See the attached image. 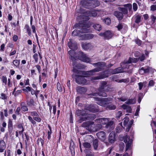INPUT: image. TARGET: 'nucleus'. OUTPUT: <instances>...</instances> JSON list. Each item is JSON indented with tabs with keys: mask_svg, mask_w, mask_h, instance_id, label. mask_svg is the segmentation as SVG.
<instances>
[{
	"mask_svg": "<svg viewBox=\"0 0 156 156\" xmlns=\"http://www.w3.org/2000/svg\"><path fill=\"white\" fill-rule=\"evenodd\" d=\"M72 52H73V53L74 52L72 51H69V58L72 62V65L73 66V71L78 75H83L88 76L92 75L94 74V73L95 72L101 71L103 69V67L105 66V64L104 62H98L92 64L94 66L97 67L94 69L87 71L78 70V69L84 68V66L81 64L78 63L77 62L76 58L74 57L75 55L71 54H72Z\"/></svg>",
	"mask_w": 156,
	"mask_h": 156,
	"instance_id": "f257e3e1",
	"label": "nucleus"
},
{
	"mask_svg": "<svg viewBox=\"0 0 156 156\" xmlns=\"http://www.w3.org/2000/svg\"><path fill=\"white\" fill-rule=\"evenodd\" d=\"M110 89L109 85H107V82L103 81L101 83V86L99 88L97 94L100 96L106 97L107 94L105 91H108Z\"/></svg>",
	"mask_w": 156,
	"mask_h": 156,
	"instance_id": "f03ea898",
	"label": "nucleus"
},
{
	"mask_svg": "<svg viewBox=\"0 0 156 156\" xmlns=\"http://www.w3.org/2000/svg\"><path fill=\"white\" fill-rule=\"evenodd\" d=\"M75 28L81 30V32L86 33L89 32L90 26L84 21H80L78 24H76L74 26Z\"/></svg>",
	"mask_w": 156,
	"mask_h": 156,
	"instance_id": "7ed1b4c3",
	"label": "nucleus"
},
{
	"mask_svg": "<svg viewBox=\"0 0 156 156\" xmlns=\"http://www.w3.org/2000/svg\"><path fill=\"white\" fill-rule=\"evenodd\" d=\"M70 51H72L74 52L73 53V52H72V54H71L75 55V56H74V57H75L79 59L83 62H89L90 61V58L82 52L80 51H79L76 54L75 53L74 51L73 50H71Z\"/></svg>",
	"mask_w": 156,
	"mask_h": 156,
	"instance_id": "20e7f679",
	"label": "nucleus"
},
{
	"mask_svg": "<svg viewBox=\"0 0 156 156\" xmlns=\"http://www.w3.org/2000/svg\"><path fill=\"white\" fill-rule=\"evenodd\" d=\"M132 62V61L131 58H129L128 61L122 62L121 63V66L123 70V69H129L127 71L125 70L126 72L129 73H131L133 72L132 66V65H129L128 64Z\"/></svg>",
	"mask_w": 156,
	"mask_h": 156,
	"instance_id": "39448f33",
	"label": "nucleus"
},
{
	"mask_svg": "<svg viewBox=\"0 0 156 156\" xmlns=\"http://www.w3.org/2000/svg\"><path fill=\"white\" fill-rule=\"evenodd\" d=\"M97 104L103 107H107L108 102L112 100L111 98H97Z\"/></svg>",
	"mask_w": 156,
	"mask_h": 156,
	"instance_id": "423d86ee",
	"label": "nucleus"
},
{
	"mask_svg": "<svg viewBox=\"0 0 156 156\" xmlns=\"http://www.w3.org/2000/svg\"><path fill=\"white\" fill-rule=\"evenodd\" d=\"M87 116L85 117H82L78 120V122L79 123H81L82 122L85 121L87 120H93L94 119L96 116L94 114H90L87 115Z\"/></svg>",
	"mask_w": 156,
	"mask_h": 156,
	"instance_id": "0eeeda50",
	"label": "nucleus"
},
{
	"mask_svg": "<svg viewBox=\"0 0 156 156\" xmlns=\"http://www.w3.org/2000/svg\"><path fill=\"white\" fill-rule=\"evenodd\" d=\"M99 35L103 37L105 39H109L113 37V33L110 30H107L104 33H100Z\"/></svg>",
	"mask_w": 156,
	"mask_h": 156,
	"instance_id": "6e6552de",
	"label": "nucleus"
},
{
	"mask_svg": "<svg viewBox=\"0 0 156 156\" xmlns=\"http://www.w3.org/2000/svg\"><path fill=\"white\" fill-rule=\"evenodd\" d=\"M96 135L99 139L101 141L104 142L107 145L108 144V142L105 141L106 139V136L105 133L104 132L101 131L98 132L96 133Z\"/></svg>",
	"mask_w": 156,
	"mask_h": 156,
	"instance_id": "1a4fd4ad",
	"label": "nucleus"
},
{
	"mask_svg": "<svg viewBox=\"0 0 156 156\" xmlns=\"http://www.w3.org/2000/svg\"><path fill=\"white\" fill-rule=\"evenodd\" d=\"M80 75H79L77 77L75 78L76 82L79 84H85L87 82L84 76Z\"/></svg>",
	"mask_w": 156,
	"mask_h": 156,
	"instance_id": "9d476101",
	"label": "nucleus"
},
{
	"mask_svg": "<svg viewBox=\"0 0 156 156\" xmlns=\"http://www.w3.org/2000/svg\"><path fill=\"white\" fill-rule=\"evenodd\" d=\"M87 109L90 111L96 112L99 111L98 106L97 105L91 104L88 106L87 107Z\"/></svg>",
	"mask_w": 156,
	"mask_h": 156,
	"instance_id": "9b49d317",
	"label": "nucleus"
},
{
	"mask_svg": "<svg viewBox=\"0 0 156 156\" xmlns=\"http://www.w3.org/2000/svg\"><path fill=\"white\" fill-rule=\"evenodd\" d=\"M87 139H92L93 141V146L94 149L95 150H97L98 146V140L97 139H94L93 137L91 135H87L86 136Z\"/></svg>",
	"mask_w": 156,
	"mask_h": 156,
	"instance_id": "f8f14e48",
	"label": "nucleus"
},
{
	"mask_svg": "<svg viewBox=\"0 0 156 156\" xmlns=\"http://www.w3.org/2000/svg\"><path fill=\"white\" fill-rule=\"evenodd\" d=\"M94 37V35L93 34H83L80 35L79 36L80 40H90L92 39Z\"/></svg>",
	"mask_w": 156,
	"mask_h": 156,
	"instance_id": "ddd939ff",
	"label": "nucleus"
},
{
	"mask_svg": "<svg viewBox=\"0 0 156 156\" xmlns=\"http://www.w3.org/2000/svg\"><path fill=\"white\" fill-rule=\"evenodd\" d=\"M69 47L72 50L74 51L77 49V47L76 43L72 39H70L68 43Z\"/></svg>",
	"mask_w": 156,
	"mask_h": 156,
	"instance_id": "4468645a",
	"label": "nucleus"
},
{
	"mask_svg": "<svg viewBox=\"0 0 156 156\" xmlns=\"http://www.w3.org/2000/svg\"><path fill=\"white\" fill-rule=\"evenodd\" d=\"M102 127V126L101 124H95L93 126L92 125V126H91V128H90L89 130L94 132L97 131L101 129Z\"/></svg>",
	"mask_w": 156,
	"mask_h": 156,
	"instance_id": "2eb2a0df",
	"label": "nucleus"
},
{
	"mask_svg": "<svg viewBox=\"0 0 156 156\" xmlns=\"http://www.w3.org/2000/svg\"><path fill=\"white\" fill-rule=\"evenodd\" d=\"M108 140L109 143L111 144L114 143L116 140L115 135L114 132H112L109 134Z\"/></svg>",
	"mask_w": 156,
	"mask_h": 156,
	"instance_id": "dca6fc26",
	"label": "nucleus"
},
{
	"mask_svg": "<svg viewBox=\"0 0 156 156\" xmlns=\"http://www.w3.org/2000/svg\"><path fill=\"white\" fill-rule=\"evenodd\" d=\"M110 70V72L112 74H116L126 72V71H124L122 70L121 67H118L114 70L111 69Z\"/></svg>",
	"mask_w": 156,
	"mask_h": 156,
	"instance_id": "f3484780",
	"label": "nucleus"
},
{
	"mask_svg": "<svg viewBox=\"0 0 156 156\" xmlns=\"http://www.w3.org/2000/svg\"><path fill=\"white\" fill-rule=\"evenodd\" d=\"M114 15L116 16L119 20H121L123 17L122 13L118 11H115L114 12Z\"/></svg>",
	"mask_w": 156,
	"mask_h": 156,
	"instance_id": "a211bd4d",
	"label": "nucleus"
},
{
	"mask_svg": "<svg viewBox=\"0 0 156 156\" xmlns=\"http://www.w3.org/2000/svg\"><path fill=\"white\" fill-rule=\"evenodd\" d=\"M87 110L86 109L78 110L76 111V114L78 116H86L87 115Z\"/></svg>",
	"mask_w": 156,
	"mask_h": 156,
	"instance_id": "6ab92c4d",
	"label": "nucleus"
},
{
	"mask_svg": "<svg viewBox=\"0 0 156 156\" xmlns=\"http://www.w3.org/2000/svg\"><path fill=\"white\" fill-rule=\"evenodd\" d=\"M76 90L78 93L82 94L86 93L87 91V89L84 87H76Z\"/></svg>",
	"mask_w": 156,
	"mask_h": 156,
	"instance_id": "aec40b11",
	"label": "nucleus"
},
{
	"mask_svg": "<svg viewBox=\"0 0 156 156\" xmlns=\"http://www.w3.org/2000/svg\"><path fill=\"white\" fill-rule=\"evenodd\" d=\"M108 76V75L106 74L105 72H103L99 76L92 77V79L93 80H99L105 78Z\"/></svg>",
	"mask_w": 156,
	"mask_h": 156,
	"instance_id": "412c9836",
	"label": "nucleus"
},
{
	"mask_svg": "<svg viewBox=\"0 0 156 156\" xmlns=\"http://www.w3.org/2000/svg\"><path fill=\"white\" fill-rule=\"evenodd\" d=\"M81 3L83 6L86 8H88L90 6H91L90 1L83 0L81 1Z\"/></svg>",
	"mask_w": 156,
	"mask_h": 156,
	"instance_id": "4be33fe9",
	"label": "nucleus"
},
{
	"mask_svg": "<svg viewBox=\"0 0 156 156\" xmlns=\"http://www.w3.org/2000/svg\"><path fill=\"white\" fill-rule=\"evenodd\" d=\"M151 69V68L149 67H148L146 69H145L144 67H142L139 70V72L140 73L143 74L144 73H148Z\"/></svg>",
	"mask_w": 156,
	"mask_h": 156,
	"instance_id": "5701e85b",
	"label": "nucleus"
},
{
	"mask_svg": "<svg viewBox=\"0 0 156 156\" xmlns=\"http://www.w3.org/2000/svg\"><path fill=\"white\" fill-rule=\"evenodd\" d=\"M91 6L95 7L98 6L100 4L98 0H92L90 1Z\"/></svg>",
	"mask_w": 156,
	"mask_h": 156,
	"instance_id": "b1692460",
	"label": "nucleus"
},
{
	"mask_svg": "<svg viewBox=\"0 0 156 156\" xmlns=\"http://www.w3.org/2000/svg\"><path fill=\"white\" fill-rule=\"evenodd\" d=\"M122 107L124 109L126 110V111L127 112H131L132 108L130 106L125 104H123L122 105Z\"/></svg>",
	"mask_w": 156,
	"mask_h": 156,
	"instance_id": "393cba45",
	"label": "nucleus"
},
{
	"mask_svg": "<svg viewBox=\"0 0 156 156\" xmlns=\"http://www.w3.org/2000/svg\"><path fill=\"white\" fill-rule=\"evenodd\" d=\"M118 9L119 11L122 12H121L123 14H127L128 13V9L126 8L119 7Z\"/></svg>",
	"mask_w": 156,
	"mask_h": 156,
	"instance_id": "a878e982",
	"label": "nucleus"
},
{
	"mask_svg": "<svg viewBox=\"0 0 156 156\" xmlns=\"http://www.w3.org/2000/svg\"><path fill=\"white\" fill-rule=\"evenodd\" d=\"M107 108H108L109 110H114L116 108V106L113 104L111 102H109L107 106Z\"/></svg>",
	"mask_w": 156,
	"mask_h": 156,
	"instance_id": "bb28decb",
	"label": "nucleus"
},
{
	"mask_svg": "<svg viewBox=\"0 0 156 156\" xmlns=\"http://www.w3.org/2000/svg\"><path fill=\"white\" fill-rule=\"evenodd\" d=\"M93 27L95 29L98 31H100L102 29L101 26L99 24H95Z\"/></svg>",
	"mask_w": 156,
	"mask_h": 156,
	"instance_id": "cd10ccee",
	"label": "nucleus"
},
{
	"mask_svg": "<svg viewBox=\"0 0 156 156\" xmlns=\"http://www.w3.org/2000/svg\"><path fill=\"white\" fill-rule=\"evenodd\" d=\"M21 108L22 111L25 112L28 111V108L27 106L25 105V104L23 102H22L21 103Z\"/></svg>",
	"mask_w": 156,
	"mask_h": 156,
	"instance_id": "c85d7f7f",
	"label": "nucleus"
},
{
	"mask_svg": "<svg viewBox=\"0 0 156 156\" xmlns=\"http://www.w3.org/2000/svg\"><path fill=\"white\" fill-rule=\"evenodd\" d=\"M80 31L77 30H74L72 33V35L73 36H79V37L80 35Z\"/></svg>",
	"mask_w": 156,
	"mask_h": 156,
	"instance_id": "c756f323",
	"label": "nucleus"
},
{
	"mask_svg": "<svg viewBox=\"0 0 156 156\" xmlns=\"http://www.w3.org/2000/svg\"><path fill=\"white\" fill-rule=\"evenodd\" d=\"M6 147L5 144V142H3L0 145V152H2L4 151Z\"/></svg>",
	"mask_w": 156,
	"mask_h": 156,
	"instance_id": "7c9ffc66",
	"label": "nucleus"
},
{
	"mask_svg": "<svg viewBox=\"0 0 156 156\" xmlns=\"http://www.w3.org/2000/svg\"><path fill=\"white\" fill-rule=\"evenodd\" d=\"M90 123L89 122H84L82 124V126L83 127H87L88 128L89 130L90 128H91V126H92L90 124Z\"/></svg>",
	"mask_w": 156,
	"mask_h": 156,
	"instance_id": "2f4dec72",
	"label": "nucleus"
},
{
	"mask_svg": "<svg viewBox=\"0 0 156 156\" xmlns=\"http://www.w3.org/2000/svg\"><path fill=\"white\" fill-rule=\"evenodd\" d=\"M103 22L106 24L109 25L111 23V20L109 18H105L103 20Z\"/></svg>",
	"mask_w": 156,
	"mask_h": 156,
	"instance_id": "473e14b6",
	"label": "nucleus"
},
{
	"mask_svg": "<svg viewBox=\"0 0 156 156\" xmlns=\"http://www.w3.org/2000/svg\"><path fill=\"white\" fill-rule=\"evenodd\" d=\"M83 145L85 148L89 149L91 147L90 143L87 142H85L83 143Z\"/></svg>",
	"mask_w": 156,
	"mask_h": 156,
	"instance_id": "72a5a7b5",
	"label": "nucleus"
},
{
	"mask_svg": "<svg viewBox=\"0 0 156 156\" xmlns=\"http://www.w3.org/2000/svg\"><path fill=\"white\" fill-rule=\"evenodd\" d=\"M141 16L140 15H138L136 16L135 17V22L136 23H139L141 21Z\"/></svg>",
	"mask_w": 156,
	"mask_h": 156,
	"instance_id": "f704fd0d",
	"label": "nucleus"
},
{
	"mask_svg": "<svg viewBox=\"0 0 156 156\" xmlns=\"http://www.w3.org/2000/svg\"><path fill=\"white\" fill-rule=\"evenodd\" d=\"M136 102V100L135 99H129L126 103L128 104H133Z\"/></svg>",
	"mask_w": 156,
	"mask_h": 156,
	"instance_id": "c9c22d12",
	"label": "nucleus"
},
{
	"mask_svg": "<svg viewBox=\"0 0 156 156\" xmlns=\"http://www.w3.org/2000/svg\"><path fill=\"white\" fill-rule=\"evenodd\" d=\"M27 105L29 106H31V105L33 106L34 105V101L33 99H30L29 101H27Z\"/></svg>",
	"mask_w": 156,
	"mask_h": 156,
	"instance_id": "e433bc0d",
	"label": "nucleus"
},
{
	"mask_svg": "<svg viewBox=\"0 0 156 156\" xmlns=\"http://www.w3.org/2000/svg\"><path fill=\"white\" fill-rule=\"evenodd\" d=\"M25 27L27 30L28 35L30 36L31 35V30L29 26L28 25L26 24L25 26Z\"/></svg>",
	"mask_w": 156,
	"mask_h": 156,
	"instance_id": "4c0bfd02",
	"label": "nucleus"
},
{
	"mask_svg": "<svg viewBox=\"0 0 156 156\" xmlns=\"http://www.w3.org/2000/svg\"><path fill=\"white\" fill-rule=\"evenodd\" d=\"M133 141L132 139H130V141L129 142H128L126 143V151L131 146V143Z\"/></svg>",
	"mask_w": 156,
	"mask_h": 156,
	"instance_id": "58836bf2",
	"label": "nucleus"
},
{
	"mask_svg": "<svg viewBox=\"0 0 156 156\" xmlns=\"http://www.w3.org/2000/svg\"><path fill=\"white\" fill-rule=\"evenodd\" d=\"M90 45L89 43L87 44H83L82 45V48L84 49L85 50H87L89 48V46Z\"/></svg>",
	"mask_w": 156,
	"mask_h": 156,
	"instance_id": "ea45409f",
	"label": "nucleus"
},
{
	"mask_svg": "<svg viewBox=\"0 0 156 156\" xmlns=\"http://www.w3.org/2000/svg\"><path fill=\"white\" fill-rule=\"evenodd\" d=\"M123 6L125 8H126L128 9L129 11L131 10L132 9V4L130 3H128L126 4H124Z\"/></svg>",
	"mask_w": 156,
	"mask_h": 156,
	"instance_id": "a19ab883",
	"label": "nucleus"
},
{
	"mask_svg": "<svg viewBox=\"0 0 156 156\" xmlns=\"http://www.w3.org/2000/svg\"><path fill=\"white\" fill-rule=\"evenodd\" d=\"M133 123V122L132 121H131L129 122V123L127 125V127L126 128V131L128 132L129 131Z\"/></svg>",
	"mask_w": 156,
	"mask_h": 156,
	"instance_id": "79ce46f5",
	"label": "nucleus"
},
{
	"mask_svg": "<svg viewBox=\"0 0 156 156\" xmlns=\"http://www.w3.org/2000/svg\"><path fill=\"white\" fill-rule=\"evenodd\" d=\"M108 121V119L107 118H101V124H106Z\"/></svg>",
	"mask_w": 156,
	"mask_h": 156,
	"instance_id": "37998d69",
	"label": "nucleus"
},
{
	"mask_svg": "<svg viewBox=\"0 0 156 156\" xmlns=\"http://www.w3.org/2000/svg\"><path fill=\"white\" fill-rule=\"evenodd\" d=\"M107 124L106 125V127L108 128L111 127L113 124V122L112 121H110L109 122L108 121L107 123Z\"/></svg>",
	"mask_w": 156,
	"mask_h": 156,
	"instance_id": "c03bdc74",
	"label": "nucleus"
},
{
	"mask_svg": "<svg viewBox=\"0 0 156 156\" xmlns=\"http://www.w3.org/2000/svg\"><path fill=\"white\" fill-rule=\"evenodd\" d=\"M129 119L128 117H125L123 119V125L125 126H126L127 125V124L129 121Z\"/></svg>",
	"mask_w": 156,
	"mask_h": 156,
	"instance_id": "a18cd8bd",
	"label": "nucleus"
},
{
	"mask_svg": "<svg viewBox=\"0 0 156 156\" xmlns=\"http://www.w3.org/2000/svg\"><path fill=\"white\" fill-rule=\"evenodd\" d=\"M13 63L15 66L18 67L20 64V61L16 60H14L13 61Z\"/></svg>",
	"mask_w": 156,
	"mask_h": 156,
	"instance_id": "49530a36",
	"label": "nucleus"
},
{
	"mask_svg": "<svg viewBox=\"0 0 156 156\" xmlns=\"http://www.w3.org/2000/svg\"><path fill=\"white\" fill-rule=\"evenodd\" d=\"M145 55L144 54H142L138 58H139V59L141 61H143L145 59Z\"/></svg>",
	"mask_w": 156,
	"mask_h": 156,
	"instance_id": "de8ad7c7",
	"label": "nucleus"
},
{
	"mask_svg": "<svg viewBox=\"0 0 156 156\" xmlns=\"http://www.w3.org/2000/svg\"><path fill=\"white\" fill-rule=\"evenodd\" d=\"M123 27V24L122 23H119L116 26V27L119 30H120Z\"/></svg>",
	"mask_w": 156,
	"mask_h": 156,
	"instance_id": "09e8293b",
	"label": "nucleus"
},
{
	"mask_svg": "<svg viewBox=\"0 0 156 156\" xmlns=\"http://www.w3.org/2000/svg\"><path fill=\"white\" fill-rule=\"evenodd\" d=\"M122 128L121 127L118 126L116 128L115 131L116 133H119L122 131Z\"/></svg>",
	"mask_w": 156,
	"mask_h": 156,
	"instance_id": "8fccbe9b",
	"label": "nucleus"
},
{
	"mask_svg": "<svg viewBox=\"0 0 156 156\" xmlns=\"http://www.w3.org/2000/svg\"><path fill=\"white\" fill-rule=\"evenodd\" d=\"M143 97V94L142 93L139 94L138 95V102L140 103Z\"/></svg>",
	"mask_w": 156,
	"mask_h": 156,
	"instance_id": "3c124183",
	"label": "nucleus"
},
{
	"mask_svg": "<svg viewBox=\"0 0 156 156\" xmlns=\"http://www.w3.org/2000/svg\"><path fill=\"white\" fill-rule=\"evenodd\" d=\"M57 89L59 91L61 92L62 91V88L61 87L60 84L59 83H57Z\"/></svg>",
	"mask_w": 156,
	"mask_h": 156,
	"instance_id": "603ef678",
	"label": "nucleus"
},
{
	"mask_svg": "<svg viewBox=\"0 0 156 156\" xmlns=\"http://www.w3.org/2000/svg\"><path fill=\"white\" fill-rule=\"evenodd\" d=\"M89 12L90 13L89 16H95L97 15V13L95 11H91V12Z\"/></svg>",
	"mask_w": 156,
	"mask_h": 156,
	"instance_id": "864d4df0",
	"label": "nucleus"
},
{
	"mask_svg": "<svg viewBox=\"0 0 156 156\" xmlns=\"http://www.w3.org/2000/svg\"><path fill=\"white\" fill-rule=\"evenodd\" d=\"M28 118L29 120L31 122V123H32L33 125H35L36 124V122L31 117L29 116L28 117Z\"/></svg>",
	"mask_w": 156,
	"mask_h": 156,
	"instance_id": "5fc2aeb1",
	"label": "nucleus"
},
{
	"mask_svg": "<svg viewBox=\"0 0 156 156\" xmlns=\"http://www.w3.org/2000/svg\"><path fill=\"white\" fill-rule=\"evenodd\" d=\"M2 82L6 85L7 82V79L6 77L4 76H2Z\"/></svg>",
	"mask_w": 156,
	"mask_h": 156,
	"instance_id": "6e6d98bb",
	"label": "nucleus"
},
{
	"mask_svg": "<svg viewBox=\"0 0 156 156\" xmlns=\"http://www.w3.org/2000/svg\"><path fill=\"white\" fill-rule=\"evenodd\" d=\"M122 111H119L118 112L116 115V117L118 119L122 115Z\"/></svg>",
	"mask_w": 156,
	"mask_h": 156,
	"instance_id": "4d7b16f0",
	"label": "nucleus"
},
{
	"mask_svg": "<svg viewBox=\"0 0 156 156\" xmlns=\"http://www.w3.org/2000/svg\"><path fill=\"white\" fill-rule=\"evenodd\" d=\"M33 58L35 60V61L37 62L38 60V55L37 53H35L33 55Z\"/></svg>",
	"mask_w": 156,
	"mask_h": 156,
	"instance_id": "13d9d810",
	"label": "nucleus"
},
{
	"mask_svg": "<svg viewBox=\"0 0 156 156\" xmlns=\"http://www.w3.org/2000/svg\"><path fill=\"white\" fill-rule=\"evenodd\" d=\"M31 115L32 116H34L36 117H37L38 116V114L36 112L34 111L31 112Z\"/></svg>",
	"mask_w": 156,
	"mask_h": 156,
	"instance_id": "bf43d9fd",
	"label": "nucleus"
},
{
	"mask_svg": "<svg viewBox=\"0 0 156 156\" xmlns=\"http://www.w3.org/2000/svg\"><path fill=\"white\" fill-rule=\"evenodd\" d=\"M130 140L128 136H126L125 138H124V141L125 143H126L128 142H129Z\"/></svg>",
	"mask_w": 156,
	"mask_h": 156,
	"instance_id": "052dcab7",
	"label": "nucleus"
},
{
	"mask_svg": "<svg viewBox=\"0 0 156 156\" xmlns=\"http://www.w3.org/2000/svg\"><path fill=\"white\" fill-rule=\"evenodd\" d=\"M140 105H138L137 107V109L136 110V112L135 113V116H137L138 115V113L139 112L140 110Z\"/></svg>",
	"mask_w": 156,
	"mask_h": 156,
	"instance_id": "680f3d73",
	"label": "nucleus"
},
{
	"mask_svg": "<svg viewBox=\"0 0 156 156\" xmlns=\"http://www.w3.org/2000/svg\"><path fill=\"white\" fill-rule=\"evenodd\" d=\"M137 9V4L135 3L133 4V9L134 11H136Z\"/></svg>",
	"mask_w": 156,
	"mask_h": 156,
	"instance_id": "e2e57ef3",
	"label": "nucleus"
},
{
	"mask_svg": "<svg viewBox=\"0 0 156 156\" xmlns=\"http://www.w3.org/2000/svg\"><path fill=\"white\" fill-rule=\"evenodd\" d=\"M151 10L153 11L156 10V4L151 6Z\"/></svg>",
	"mask_w": 156,
	"mask_h": 156,
	"instance_id": "0e129e2a",
	"label": "nucleus"
},
{
	"mask_svg": "<svg viewBox=\"0 0 156 156\" xmlns=\"http://www.w3.org/2000/svg\"><path fill=\"white\" fill-rule=\"evenodd\" d=\"M151 18L152 20V23L153 24L155 22V20H156V17L153 15H152L151 16Z\"/></svg>",
	"mask_w": 156,
	"mask_h": 156,
	"instance_id": "69168bd1",
	"label": "nucleus"
},
{
	"mask_svg": "<svg viewBox=\"0 0 156 156\" xmlns=\"http://www.w3.org/2000/svg\"><path fill=\"white\" fill-rule=\"evenodd\" d=\"M154 82L152 80H150L148 86H153L154 84Z\"/></svg>",
	"mask_w": 156,
	"mask_h": 156,
	"instance_id": "338daca9",
	"label": "nucleus"
},
{
	"mask_svg": "<svg viewBox=\"0 0 156 156\" xmlns=\"http://www.w3.org/2000/svg\"><path fill=\"white\" fill-rule=\"evenodd\" d=\"M132 62L133 63H135L138 61L139 60V58H131Z\"/></svg>",
	"mask_w": 156,
	"mask_h": 156,
	"instance_id": "774afa93",
	"label": "nucleus"
}]
</instances>
